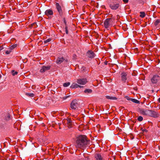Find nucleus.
Listing matches in <instances>:
<instances>
[{
    "mask_svg": "<svg viewBox=\"0 0 160 160\" xmlns=\"http://www.w3.org/2000/svg\"><path fill=\"white\" fill-rule=\"evenodd\" d=\"M76 142L77 147L81 149H83L90 144L89 141L87 140L86 136L84 135H80L78 137Z\"/></svg>",
    "mask_w": 160,
    "mask_h": 160,
    "instance_id": "1",
    "label": "nucleus"
},
{
    "mask_svg": "<svg viewBox=\"0 0 160 160\" xmlns=\"http://www.w3.org/2000/svg\"><path fill=\"white\" fill-rule=\"evenodd\" d=\"M12 75L13 76H14V75H16L17 74H18V72H16V71L14 72V71L13 70H12Z\"/></svg>",
    "mask_w": 160,
    "mask_h": 160,
    "instance_id": "28",
    "label": "nucleus"
},
{
    "mask_svg": "<svg viewBox=\"0 0 160 160\" xmlns=\"http://www.w3.org/2000/svg\"><path fill=\"white\" fill-rule=\"evenodd\" d=\"M83 1H86L87 0H83Z\"/></svg>",
    "mask_w": 160,
    "mask_h": 160,
    "instance_id": "36",
    "label": "nucleus"
},
{
    "mask_svg": "<svg viewBox=\"0 0 160 160\" xmlns=\"http://www.w3.org/2000/svg\"><path fill=\"white\" fill-rule=\"evenodd\" d=\"M92 92V89H87L84 90V92L86 93H91Z\"/></svg>",
    "mask_w": 160,
    "mask_h": 160,
    "instance_id": "19",
    "label": "nucleus"
},
{
    "mask_svg": "<svg viewBox=\"0 0 160 160\" xmlns=\"http://www.w3.org/2000/svg\"><path fill=\"white\" fill-rule=\"evenodd\" d=\"M88 82L86 78L78 79L77 81V83L82 85H85Z\"/></svg>",
    "mask_w": 160,
    "mask_h": 160,
    "instance_id": "6",
    "label": "nucleus"
},
{
    "mask_svg": "<svg viewBox=\"0 0 160 160\" xmlns=\"http://www.w3.org/2000/svg\"><path fill=\"white\" fill-rule=\"evenodd\" d=\"M158 101L160 103V98L158 99Z\"/></svg>",
    "mask_w": 160,
    "mask_h": 160,
    "instance_id": "35",
    "label": "nucleus"
},
{
    "mask_svg": "<svg viewBox=\"0 0 160 160\" xmlns=\"http://www.w3.org/2000/svg\"><path fill=\"white\" fill-rule=\"evenodd\" d=\"M126 98L128 100L131 101V99H132V98H131L128 96H126Z\"/></svg>",
    "mask_w": 160,
    "mask_h": 160,
    "instance_id": "30",
    "label": "nucleus"
},
{
    "mask_svg": "<svg viewBox=\"0 0 160 160\" xmlns=\"http://www.w3.org/2000/svg\"><path fill=\"white\" fill-rule=\"evenodd\" d=\"M10 118V115L9 113H7L5 115L4 118V120L6 121H8Z\"/></svg>",
    "mask_w": 160,
    "mask_h": 160,
    "instance_id": "16",
    "label": "nucleus"
},
{
    "mask_svg": "<svg viewBox=\"0 0 160 160\" xmlns=\"http://www.w3.org/2000/svg\"><path fill=\"white\" fill-rule=\"evenodd\" d=\"M11 51H12L10 49H9V50H7L6 51L5 53L6 54H8L11 52Z\"/></svg>",
    "mask_w": 160,
    "mask_h": 160,
    "instance_id": "29",
    "label": "nucleus"
},
{
    "mask_svg": "<svg viewBox=\"0 0 160 160\" xmlns=\"http://www.w3.org/2000/svg\"><path fill=\"white\" fill-rule=\"evenodd\" d=\"M83 86H80L77 83H73L70 86V88H82Z\"/></svg>",
    "mask_w": 160,
    "mask_h": 160,
    "instance_id": "14",
    "label": "nucleus"
},
{
    "mask_svg": "<svg viewBox=\"0 0 160 160\" xmlns=\"http://www.w3.org/2000/svg\"><path fill=\"white\" fill-rule=\"evenodd\" d=\"M140 16L141 17L143 18L145 17V14L144 13V12H140Z\"/></svg>",
    "mask_w": 160,
    "mask_h": 160,
    "instance_id": "21",
    "label": "nucleus"
},
{
    "mask_svg": "<svg viewBox=\"0 0 160 160\" xmlns=\"http://www.w3.org/2000/svg\"><path fill=\"white\" fill-rule=\"evenodd\" d=\"M95 158L96 160H102V158L100 154H96L95 155Z\"/></svg>",
    "mask_w": 160,
    "mask_h": 160,
    "instance_id": "15",
    "label": "nucleus"
},
{
    "mask_svg": "<svg viewBox=\"0 0 160 160\" xmlns=\"http://www.w3.org/2000/svg\"><path fill=\"white\" fill-rule=\"evenodd\" d=\"M1 75L0 74V78H1Z\"/></svg>",
    "mask_w": 160,
    "mask_h": 160,
    "instance_id": "37",
    "label": "nucleus"
},
{
    "mask_svg": "<svg viewBox=\"0 0 160 160\" xmlns=\"http://www.w3.org/2000/svg\"><path fill=\"white\" fill-rule=\"evenodd\" d=\"M65 32L67 34L68 33V28L67 27H66L65 28Z\"/></svg>",
    "mask_w": 160,
    "mask_h": 160,
    "instance_id": "32",
    "label": "nucleus"
},
{
    "mask_svg": "<svg viewBox=\"0 0 160 160\" xmlns=\"http://www.w3.org/2000/svg\"><path fill=\"white\" fill-rule=\"evenodd\" d=\"M123 2L125 3H127L128 1V0H123Z\"/></svg>",
    "mask_w": 160,
    "mask_h": 160,
    "instance_id": "33",
    "label": "nucleus"
},
{
    "mask_svg": "<svg viewBox=\"0 0 160 160\" xmlns=\"http://www.w3.org/2000/svg\"><path fill=\"white\" fill-rule=\"evenodd\" d=\"M87 55L89 58H92L94 57V53L93 52L91 51H88L87 52Z\"/></svg>",
    "mask_w": 160,
    "mask_h": 160,
    "instance_id": "12",
    "label": "nucleus"
},
{
    "mask_svg": "<svg viewBox=\"0 0 160 160\" xmlns=\"http://www.w3.org/2000/svg\"><path fill=\"white\" fill-rule=\"evenodd\" d=\"M69 96H66L64 97H63L62 98V100H64L66 99L67 98H68Z\"/></svg>",
    "mask_w": 160,
    "mask_h": 160,
    "instance_id": "31",
    "label": "nucleus"
},
{
    "mask_svg": "<svg viewBox=\"0 0 160 160\" xmlns=\"http://www.w3.org/2000/svg\"><path fill=\"white\" fill-rule=\"evenodd\" d=\"M137 119L138 121L141 122L143 120V118L142 117L139 116L138 117Z\"/></svg>",
    "mask_w": 160,
    "mask_h": 160,
    "instance_id": "27",
    "label": "nucleus"
},
{
    "mask_svg": "<svg viewBox=\"0 0 160 160\" xmlns=\"http://www.w3.org/2000/svg\"><path fill=\"white\" fill-rule=\"evenodd\" d=\"M51 41V38H49L46 40L44 41V43L46 44L47 42H50Z\"/></svg>",
    "mask_w": 160,
    "mask_h": 160,
    "instance_id": "26",
    "label": "nucleus"
},
{
    "mask_svg": "<svg viewBox=\"0 0 160 160\" xmlns=\"http://www.w3.org/2000/svg\"><path fill=\"white\" fill-rule=\"evenodd\" d=\"M106 97L107 99L110 100H116L117 99V98L115 97H111L109 96H106Z\"/></svg>",
    "mask_w": 160,
    "mask_h": 160,
    "instance_id": "18",
    "label": "nucleus"
},
{
    "mask_svg": "<svg viewBox=\"0 0 160 160\" xmlns=\"http://www.w3.org/2000/svg\"><path fill=\"white\" fill-rule=\"evenodd\" d=\"M79 106V103L76 100L73 101L71 104L70 107L72 109H76Z\"/></svg>",
    "mask_w": 160,
    "mask_h": 160,
    "instance_id": "3",
    "label": "nucleus"
},
{
    "mask_svg": "<svg viewBox=\"0 0 160 160\" xmlns=\"http://www.w3.org/2000/svg\"><path fill=\"white\" fill-rule=\"evenodd\" d=\"M26 95L30 97H33L34 96V94L32 93H26Z\"/></svg>",
    "mask_w": 160,
    "mask_h": 160,
    "instance_id": "24",
    "label": "nucleus"
},
{
    "mask_svg": "<svg viewBox=\"0 0 160 160\" xmlns=\"http://www.w3.org/2000/svg\"><path fill=\"white\" fill-rule=\"evenodd\" d=\"M17 46V44L13 45L9 47V49H10L12 51V50L15 48Z\"/></svg>",
    "mask_w": 160,
    "mask_h": 160,
    "instance_id": "23",
    "label": "nucleus"
},
{
    "mask_svg": "<svg viewBox=\"0 0 160 160\" xmlns=\"http://www.w3.org/2000/svg\"><path fill=\"white\" fill-rule=\"evenodd\" d=\"M51 67L49 66H43L40 70V72L42 73L47 71L50 69Z\"/></svg>",
    "mask_w": 160,
    "mask_h": 160,
    "instance_id": "9",
    "label": "nucleus"
},
{
    "mask_svg": "<svg viewBox=\"0 0 160 160\" xmlns=\"http://www.w3.org/2000/svg\"><path fill=\"white\" fill-rule=\"evenodd\" d=\"M160 22V20L159 19H158L155 22L154 24L155 26H157Z\"/></svg>",
    "mask_w": 160,
    "mask_h": 160,
    "instance_id": "25",
    "label": "nucleus"
},
{
    "mask_svg": "<svg viewBox=\"0 0 160 160\" xmlns=\"http://www.w3.org/2000/svg\"><path fill=\"white\" fill-rule=\"evenodd\" d=\"M115 20L112 18H110L106 19L104 22V28L109 30L114 25Z\"/></svg>",
    "mask_w": 160,
    "mask_h": 160,
    "instance_id": "2",
    "label": "nucleus"
},
{
    "mask_svg": "<svg viewBox=\"0 0 160 160\" xmlns=\"http://www.w3.org/2000/svg\"><path fill=\"white\" fill-rule=\"evenodd\" d=\"M160 80V77L157 75L153 76L151 79V82L152 83H156Z\"/></svg>",
    "mask_w": 160,
    "mask_h": 160,
    "instance_id": "4",
    "label": "nucleus"
},
{
    "mask_svg": "<svg viewBox=\"0 0 160 160\" xmlns=\"http://www.w3.org/2000/svg\"><path fill=\"white\" fill-rule=\"evenodd\" d=\"M3 49V47L2 46L0 47V51Z\"/></svg>",
    "mask_w": 160,
    "mask_h": 160,
    "instance_id": "34",
    "label": "nucleus"
},
{
    "mask_svg": "<svg viewBox=\"0 0 160 160\" xmlns=\"http://www.w3.org/2000/svg\"><path fill=\"white\" fill-rule=\"evenodd\" d=\"M127 74L125 72H123L121 73V78L122 81L124 82H126L127 79Z\"/></svg>",
    "mask_w": 160,
    "mask_h": 160,
    "instance_id": "11",
    "label": "nucleus"
},
{
    "mask_svg": "<svg viewBox=\"0 0 160 160\" xmlns=\"http://www.w3.org/2000/svg\"><path fill=\"white\" fill-rule=\"evenodd\" d=\"M56 7L60 15L61 16L62 15V11L61 7L60 6L59 3H56Z\"/></svg>",
    "mask_w": 160,
    "mask_h": 160,
    "instance_id": "10",
    "label": "nucleus"
},
{
    "mask_svg": "<svg viewBox=\"0 0 160 160\" xmlns=\"http://www.w3.org/2000/svg\"><path fill=\"white\" fill-rule=\"evenodd\" d=\"M70 84V83L69 82H66L63 84V86L64 87H66L69 86Z\"/></svg>",
    "mask_w": 160,
    "mask_h": 160,
    "instance_id": "22",
    "label": "nucleus"
},
{
    "mask_svg": "<svg viewBox=\"0 0 160 160\" xmlns=\"http://www.w3.org/2000/svg\"><path fill=\"white\" fill-rule=\"evenodd\" d=\"M150 112L149 116L154 118H157L159 116V114L156 111L150 110Z\"/></svg>",
    "mask_w": 160,
    "mask_h": 160,
    "instance_id": "8",
    "label": "nucleus"
},
{
    "mask_svg": "<svg viewBox=\"0 0 160 160\" xmlns=\"http://www.w3.org/2000/svg\"><path fill=\"white\" fill-rule=\"evenodd\" d=\"M64 59L63 58H58L56 62L58 64L61 63L63 61Z\"/></svg>",
    "mask_w": 160,
    "mask_h": 160,
    "instance_id": "17",
    "label": "nucleus"
},
{
    "mask_svg": "<svg viewBox=\"0 0 160 160\" xmlns=\"http://www.w3.org/2000/svg\"><path fill=\"white\" fill-rule=\"evenodd\" d=\"M150 110L142 109L140 110V112L143 115L149 116V113L150 112Z\"/></svg>",
    "mask_w": 160,
    "mask_h": 160,
    "instance_id": "7",
    "label": "nucleus"
},
{
    "mask_svg": "<svg viewBox=\"0 0 160 160\" xmlns=\"http://www.w3.org/2000/svg\"><path fill=\"white\" fill-rule=\"evenodd\" d=\"M109 6L112 9L116 10L119 7V4L118 3L112 2L110 4Z\"/></svg>",
    "mask_w": 160,
    "mask_h": 160,
    "instance_id": "5",
    "label": "nucleus"
},
{
    "mask_svg": "<svg viewBox=\"0 0 160 160\" xmlns=\"http://www.w3.org/2000/svg\"><path fill=\"white\" fill-rule=\"evenodd\" d=\"M131 100V101L132 102H133L136 103H140L139 101L138 100L134 99V98H132Z\"/></svg>",
    "mask_w": 160,
    "mask_h": 160,
    "instance_id": "20",
    "label": "nucleus"
},
{
    "mask_svg": "<svg viewBox=\"0 0 160 160\" xmlns=\"http://www.w3.org/2000/svg\"><path fill=\"white\" fill-rule=\"evenodd\" d=\"M45 13L47 16H49L53 14V12L51 9H48L45 11Z\"/></svg>",
    "mask_w": 160,
    "mask_h": 160,
    "instance_id": "13",
    "label": "nucleus"
}]
</instances>
